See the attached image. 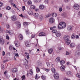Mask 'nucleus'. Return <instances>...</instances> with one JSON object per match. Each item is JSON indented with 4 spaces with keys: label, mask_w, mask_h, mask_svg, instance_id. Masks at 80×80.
<instances>
[{
    "label": "nucleus",
    "mask_w": 80,
    "mask_h": 80,
    "mask_svg": "<svg viewBox=\"0 0 80 80\" xmlns=\"http://www.w3.org/2000/svg\"><path fill=\"white\" fill-rule=\"evenodd\" d=\"M67 26L66 23L64 22H60L58 25V28L59 29H62V28H64L66 27Z\"/></svg>",
    "instance_id": "f257e3e1"
},
{
    "label": "nucleus",
    "mask_w": 80,
    "mask_h": 80,
    "mask_svg": "<svg viewBox=\"0 0 80 80\" xmlns=\"http://www.w3.org/2000/svg\"><path fill=\"white\" fill-rule=\"evenodd\" d=\"M70 38V36H66L64 37V40L66 42V43L67 45H69L71 41L70 40H69Z\"/></svg>",
    "instance_id": "f03ea898"
},
{
    "label": "nucleus",
    "mask_w": 80,
    "mask_h": 80,
    "mask_svg": "<svg viewBox=\"0 0 80 80\" xmlns=\"http://www.w3.org/2000/svg\"><path fill=\"white\" fill-rule=\"evenodd\" d=\"M54 77L55 79L57 80L59 78V74L57 72H55L54 74Z\"/></svg>",
    "instance_id": "7ed1b4c3"
},
{
    "label": "nucleus",
    "mask_w": 80,
    "mask_h": 80,
    "mask_svg": "<svg viewBox=\"0 0 80 80\" xmlns=\"http://www.w3.org/2000/svg\"><path fill=\"white\" fill-rule=\"evenodd\" d=\"M73 8L75 10H78L80 8V6L78 4H75L74 5Z\"/></svg>",
    "instance_id": "20e7f679"
},
{
    "label": "nucleus",
    "mask_w": 80,
    "mask_h": 80,
    "mask_svg": "<svg viewBox=\"0 0 80 80\" xmlns=\"http://www.w3.org/2000/svg\"><path fill=\"white\" fill-rule=\"evenodd\" d=\"M11 19L13 22H15L17 20V17L16 16H13L11 17Z\"/></svg>",
    "instance_id": "39448f33"
},
{
    "label": "nucleus",
    "mask_w": 80,
    "mask_h": 80,
    "mask_svg": "<svg viewBox=\"0 0 80 80\" xmlns=\"http://www.w3.org/2000/svg\"><path fill=\"white\" fill-rule=\"evenodd\" d=\"M12 73H17L18 72V69L16 68H14L12 69Z\"/></svg>",
    "instance_id": "423d86ee"
},
{
    "label": "nucleus",
    "mask_w": 80,
    "mask_h": 80,
    "mask_svg": "<svg viewBox=\"0 0 80 80\" xmlns=\"http://www.w3.org/2000/svg\"><path fill=\"white\" fill-rule=\"evenodd\" d=\"M76 57H80V50L78 51L75 53Z\"/></svg>",
    "instance_id": "0eeeda50"
},
{
    "label": "nucleus",
    "mask_w": 80,
    "mask_h": 80,
    "mask_svg": "<svg viewBox=\"0 0 80 80\" xmlns=\"http://www.w3.org/2000/svg\"><path fill=\"white\" fill-rule=\"evenodd\" d=\"M46 33L43 32H41L39 34V37H42L43 36L45 37V36H46Z\"/></svg>",
    "instance_id": "6e6552de"
},
{
    "label": "nucleus",
    "mask_w": 80,
    "mask_h": 80,
    "mask_svg": "<svg viewBox=\"0 0 80 80\" xmlns=\"http://www.w3.org/2000/svg\"><path fill=\"white\" fill-rule=\"evenodd\" d=\"M55 22V19L53 18H51L49 19V22L50 23H53Z\"/></svg>",
    "instance_id": "1a4fd4ad"
},
{
    "label": "nucleus",
    "mask_w": 80,
    "mask_h": 80,
    "mask_svg": "<svg viewBox=\"0 0 80 80\" xmlns=\"http://www.w3.org/2000/svg\"><path fill=\"white\" fill-rule=\"evenodd\" d=\"M25 55L26 56L27 59L30 58V54L28 53L25 52Z\"/></svg>",
    "instance_id": "9d476101"
},
{
    "label": "nucleus",
    "mask_w": 80,
    "mask_h": 80,
    "mask_svg": "<svg viewBox=\"0 0 80 80\" xmlns=\"http://www.w3.org/2000/svg\"><path fill=\"white\" fill-rule=\"evenodd\" d=\"M39 8L40 10H43L45 8V6L43 5H40L39 6Z\"/></svg>",
    "instance_id": "9b49d317"
},
{
    "label": "nucleus",
    "mask_w": 80,
    "mask_h": 80,
    "mask_svg": "<svg viewBox=\"0 0 80 80\" xmlns=\"http://www.w3.org/2000/svg\"><path fill=\"white\" fill-rule=\"evenodd\" d=\"M60 69L62 71H65V66L63 65L62 66L60 67Z\"/></svg>",
    "instance_id": "f8f14e48"
},
{
    "label": "nucleus",
    "mask_w": 80,
    "mask_h": 80,
    "mask_svg": "<svg viewBox=\"0 0 80 80\" xmlns=\"http://www.w3.org/2000/svg\"><path fill=\"white\" fill-rule=\"evenodd\" d=\"M48 52L49 54H51V53H52V52H53V49L50 48L49 49Z\"/></svg>",
    "instance_id": "ddd939ff"
},
{
    "label": "nucleus",
    "mask_w": 80,
    "mask_h": 80,
    "mask_svg": "<svg viewBox=\"0 0 80 80\" xmlns=\"http://www.w3.org/2000/svg\"><path fill=\"white\" fill-rule=\"evenodd\" d=\"M56 36L57 37H59L61 36V33L59 31H58L56 34Z\"/></svg>",
    "instance_id": "4468645a"
},
{
    "label": "nucleus",
    "mask_w": 80,
    "mask_h": 80,
    "mask_svg": "<svg viewBox=\"0 0 80 80\" xmlns=\"http://www.w3.org/2000/svg\"><path fill=\"white\" fill-rule=\"evenodd\" d=\"M66 74L69 76H70V75H72V72L71 71H68L66 72Z\"/></svg>",
    "instance_id": "2eb2a0df"
},
{
    "label": "nucleus",
    "mask_w": 80,
    "mask_h": 80,
    "mask_svg": "<svg viewBox=\"0 0 80 80\" xmlns=\"http://www.w3.org/2000/svg\"><path fill=\"white\" fill-rule=\"evenodd\" d=\"M19 39L20 40H22L23 39V36L22 34H20L19 35Z\"/></svg>",
    "instance_id": "dca6fc26"
},
{
    "label": "nucleus",
    "mask_w": 80,
    "mask_h": 80,
    "mask_svg": "<svg viewBox=\"0 0 80 80\" xmlns=\"http://www.w3.org/2000/svg\"><path fill=\"white\" fill-rule=\"evenodd\" d=\"M15 23L17 24V25H18L19 28H20V27H21V24L20 23V22H18V21H16L15 22Z\"/></svg>",
    "instance_id": "f3484780"
},
{
    "label": "nucleus",
    "mask_w": 80,
    "mask_h": 80,
    "mask_svg": "<svg viewBox=\"0 0 80 80\" xmlns=\"http://www.w3.org/2000/svg\"><path fill=\"white\" fill-rule=\"evenodd\" d=\"M67 30H68V31H72V27L70 26H68L67 27Z\"/></svg>",
    "instance_id": "a211bd4d"
},
{
    "label": "nucleus",
    "mask_w": 80,
    "mask_h": 80,
    "mask_svg": "<svg viewBox=\"0 0 80 80\" xmlns=\"http://www.w3.org/2000/svg\"><path fill=\"white\" fill-rule=\"evenodd\" d=\"M6 33H9L11 35L13 34V32H12V31L11 30H9V31H8V30H7Z\"/></svg>",
    "instance_id": "6ab92c4d"
},
{
    "label": "nucleus",
    "mask_w": 80,
    "mask_h": 80,
    "mask_svg": "<svg viewBox=\"0 0 80 80\" xmlns=\"http://www.w3.org/2000/svg\"><path fill=\"white\" fill-rule=\"evenodd\" d=\"M70 46L71 47H72V48L75 47V43H72L70 44Z\"/></svg>",
    "instance_id": "aec40b11"
},
{
    "label": "nucleus",
    "mask_w": 80,
    "mask_h": 80,
    "mask_svg": "<svg viewBox=\"0 0 80 80\" xmlns=\"http://www.w3.org/2000/svg\"><path fill=\"white\" fill-rule=\"evenodd\" d=\"M28 14L30 15H33V12L31 11H28Z\"/></svg>",
    "instance_id": "412c9836"
},
{
    "label": "nucleus",
    "mask_w": 80,
    "mask_h": 80,
    "mask_svg": "<svg viewBox=\"0 0 80 80\" xmlns=\"http://www.w3.org/2000/svg\"><path fill=\"white\" fill-rule=\"evenodd\" d=\"M52 16L53 17H56L57 16V13H52Z\"/></svg>",
    "instance_id": "4be33fe9"
},
{
    "label": "nucleus",
    "mask_w": 80,
    "mask_h": 80,
    "mask_svg": "<svg viewBox=\"0 0 80 80\" xmlns=\"http://www.w3.org/2000/svg\"><path fill=\"white\" fill-rule=\"evenodd\" d=\"M34 16L36 18H38L39 17V14L37 13H34Z\"/></svg>",
    "instance_id": "5701e85b"
},
{
    "label": "nucleus",
    "mask_w": 80,
    "mask_h": 80,
    "mask_svg": "<svg viewBox=\"0 0 80 80\" xmlns=\"http://www.w3.org/2000/svg\"><path fill=\"white\" fill-rule=\"evenodd\" d=\"M0 43H1V45H3V44H4V40L0 39Z\"/></svg>",
    "instance_id": "b1692460"
},
{
    "label": "nucleus",
    "mask_w": 80,
    "mask_h": 80,
    "mask_svg": "<svg viewBox=\"0 0 80 80\" xmlns=\"http://www.w3.org/2000/svg\"><path fill=\"white\" fill-rule=\"evenodd\" d=\"M75 34L74 33H73L72 34V36H71V38L72 39H74L75 38Z\"/></svg>",
    "instance_id": "393cba45"
},
{
    "label": "nucleus",
    "mask_w": 80,
    "mask_h": 80,
    "mask_svg": "<svg viewBox=\"0 0 80 80\" xmlns=\"http://www.w3.org/2000/svg\"><path fill=\"white\" fill-rule=\"evenodd\" d=\"M36 68V71L37 72V73H38V72H40V68H39L38 67H37Z\"/></svg>",
    "instance_id": "a878e982"
},
{
    "label": "nucleus",
    "mask_w": 80,
    "mask_h": 80,
    "mask_svg": "<svg viewBox=\"0 0 80 80\" xmlns=\"http://www.w3.org/2000/svg\"><path fill=\"white\" fill-rule=\"evenodd\" d=\"M60 63L61 65H62L65 63V61L63 60H62L60 62Z\"/></svg>",
    "instance_id": "bb28decb"
},
{
    "label": "nucleus",
    "mask_w": 80,
    "mask_h": 80,
    "mask_svg": "<svg viewBox=\"0 0 80 80\" xmlns=\"http://www.w3.org/2000/svg\"><path fill=\"white\" fill-rule=\"evenodd\" d=\"M41 77L42 79V80H46V76H45L42 75L41 76Z\"/></svg>",
    "instance_id": "cd10ccee"
},
{
    "label": "nucleus",
    "mask_w": 80,
    "mask_h": 80,
    "mask_svg": "<svg viewBox=\"0 0 80 80\" xmlns=\"http://www.w3.org/2000/svg\"><path fill=\"white\" fill-rule=\"evenodd\" d=\"M25 45L26 47H30V45L29 44V43H28V42H26L25 43Z\"/></svg>",
    "instance_id": "c85d7f7f"
},
{
    "label": "nucleus",
    "mask_w": 80,
    "mask_h": 80,
    "mask_svg": "<svg viewBox=\"0 0 80 80\" xmlns=\"http://www.w3.org/2000/svg\"><path fill=\"white\" fill-rule=\"evenodd\" d=\"M37 64L38 66H40L42 65V63L40 62L39 61H38L37 62Z\"/></svg>",
    "instance_id": "c756f323"
},
{
    "label": "nucleus",
    "mask_w": 80,
    "mask_h": 80,
    "mask_svg": "<svg viewBox=\"0 0 80 80\" xmlns=\"http://www.w3.org/2000/svg\"><path fill=\"white\" fill-rule=\"evenodd\" d=\"M13 47L12 45H10L9 47V49L10 50H13Z\"/></svg>",
    "instance_id": "7c9ffc66"
},
{
    "label": "nucleus",
    "mask_w": 80,
    "mask_h": 80,
    "mask_svg": "<svg viewBox=\"0 0 80 80\" xmlns=\"http://www.w3.org/2000/svg\"><path fill=\"white\" fill-rule=\"evenodd\" d=\"M56 62H60V57H58L56 59Z\"/></svg>",
    "instance_id": "2f4dec72"
},
{
    "label": "nucleus",
    "mask_w": 80,
    "mask_h": 80,
    "mask_svg": "<svg viewBox=\"0 0 80 80\" xmlns=\"http://www.w3.org/2000/svg\"><path fill=\"white\" fill-rule=\"evenodd\" d=\"M51 71H52V73H55V69L54 68H51Z\"/></svg>",
    "instance_id": "473e14b6"
},
{
    "label": "nucleus",
    "mask_w": 80,
    "mask_h": 80,
    "mask_svg": "<svg viewBox=\"0 0 80 80\" xmlns=\"http://www.w3.org/2000/svg\"><path fill=\"white\" fill-rule=\"evenodd\" d=\"M51 16V14H48V15H46L45 16V17L46 18H48V17H50Z\"/></svg>",
    "instance_id": "72a5a7b5"
},
{
    "label": "nucleus",
    "mask_w": 80,
    "mask_h": 80,
    "mask_svg": "<svg viewBox=\"0 0 80 80\" xmlns=\"http://www.w3.org/2000/svg\"><path fill=\"white\" fill-rule=\"evenodd\" d=\"M57 30L55 29H53L52 31V33H57Z\"/></svg>",
    "instance_id": "f704fd0d"
},
{
    "label": "nucleus",
    "mask_w": 80,
    "mask_h": 80,
    "mask_svg": "<svg viewBox=\"0 0 80 80\" xmlns=\"http://www.w3.org/2000/svg\"><path fill=\"white\" fill-rule=\"evenodd\" d=\"M28 23L27 22H25L23 23V25L24 26H27V25H28Z\"/></svg>",
    "instance_id": "c9c22d12"
},
{
    "label": "nucleus",
    "mask_w": 80,
    "mask_h": 80,
    "mask_svg": "<svg viewBox=\"0 0 80 80\" xmlns=\"http://www.w3.org/2000/svg\"><path fill=\"white\" fill-rule=\"evenodd\" d=\"M6 10H10L11 9V7L9 6H7L6 8Z\"/></svg>",
    "instance_id": "e433bc0d"
},
{
    "label": "nucleus",
    "mask_w": 80,
    "mask_h": 80,
    "mask_svg": "<svg viewBox=\"0 0 80 80\" xmlns=\"http://www.w3.org/2000/svg\"><path fill=\"white\" fill-rule=\"evenodd\" d=\"M32 1H28V5H32Z\"/></svg>",
    "instance_id": "4c0bfd02"
},
{
    "label": "nucleus",
    "mask_w": 80,
    "mask_h": 80,
    "mask_svg": "<svg viewBox=\"0 0 80 80\" xmlns=\"http://www.w3.org/2000/svg\"><path fill=\"white\" fill-rule=\"evenodd\" d=\"M76 76L78 78H80V73H78L76 75Z\"/></svg>",
    "instance_id": "58836bf2"
},
{
    "label": "nucleus",
    "mask_w": 80,
    "mask_h": 80,
    "mask_svg": "<svg viewBox=\"0 0 80 80\" xmlns=\"http://www.w3.org/2000/svg\"><path fill=\"white\" fill-rule=\"evenodd\" d=\"M35 6L34 5H32L31 6V9H35Z\"/></svg>",
    "instance_id": "ea45409f"
},
{
    "label": "nucleus",
    "mask_w": 80,
    "mask_h": 80,
    "mask_svg": "<svg viewBox=\"0 0 80 80\" xmlns=\"http://www.w3.org/2000/svg\"><path fill=\"white\" fill-rule=\"evenodd\" d=\"M41 2V0H34V2L36 3L40 2Z\"/></svg>",
    "instance_id": "a19ab883"
},
{
    "label": "nucleus",
    "mask_w": 80,
    "mask_h": 80,
    "mask_svg": "<svg viewBox=\"0 0 80 80\" xmlns=\"http://www.w3.org/2000/svg\"><path fill=\"white\" fill-rule=\"evenodd\" d=\"M15 46H16L17 47H18L20 46V44H19V43H15Z\"/></svg>",
    "instance_id": "79ce46f5"
},
{
    "label": "nucleus",
    "mask_w": 80,
    "mask_h": 80,
    "mask_svg": "<svg viewBox=\"0 0 80 80\" xmlns=\"http://www.w3.org/2000/svg\"><path fill=\"white\" fill-rule=\"evenodd\" d=\"M63 49H64V48H62L61 47H60L58 48V50H63Z\"/></svg>",
    "instance_id": "37998d69"
},
{
    "label": "nucleus",
    "mask_w": 80,
    "mask_h": 80,
    "mask_svg": "<svg viewBox=\"0 0 80 80\" xmlns=\"http://www.w3.org/2000/svg\"><path fill=\"white\" fill-rule=\"evenodd\" d=\"M76 48H80V44H78L77 45Z\"/></svg>",
    "instance_id": "c03bdc74"
},
{
    "label": "nucleus",
    "mask_w": 80,
    "mask_h": 80,
    "mask_svg": "<svg viewBox=\"0 0 80 80\" xmlns=\"http://www.w3.org/2000/svg\"><path fill=\"white\" fill-rule=\"evenodd\" d=\"M24 10H25V6H23L22 7V11H24Z\"/></svg>",
    "instance_id": "a18cd8bd"
},
{
    "label": "nucleus",
    "mask_w": 80,
    "mask_h": 80,
    "mask_svg": "<svg viewBox=\"0 0 80 80\" xmlns=\"http://www.w3.org/2000/svg\"><path fill=\"white\" fill-rule=\"evenodd\" d=\"M15 57H19V55H18V54L17 53H16L15 54Z\"/></svg>",
    "instance_id": "49530a36"
},
{
    "label": "nucleus",
    "mask_w": 80,
    "mask_h": 80,
    "mask_svg": "<svg viewBox=\"0 0 80 80\" xmlns=\"http://www.w3.org/2000/svg\"><path fill=\"white\" fill-rule=\"evenodd\" d=\"M12 5H13L14 7H15V8H17V6H16V5H15V4L14 3H12Z\"/></svg>",
    "instance_id": "de8ad7c7"
},
{
    "label": "nucleus",
    "mask_w": 80,
    "mask_h": 80,
    "mask_svg": "<svg viewBox=\"0 0 80 80\" xmlns=\"http://www.w3.org/2000/svg\"><path fill=\"white\" fill-rule=\"evenodd\" d=\"M4 74L6 76L7 75V71H6L4 73Z\"/></svg>",
    "instance_id": "09e8293b"
},
{
    "label": "nucleus",
    "mask_w": 80,
    "mask_h": 80,
    "mask_svg": "<svg viewBox=\"0 0 80 80\" xmlns=\"http://www.w3.org/2000/svg\"><path fill=\"white\" fill-rule=\"evenodd\" d=\"M9 27H10V26H9V25H8V24H6V28H9Z\"/></svg>",
    "instance_id": "8fccbe9b"
},
{
    "label": "nucleus",
    "mask_w": 80,
    "mask_h": 80,
    "mask_svg": "<svg viewBox=\"0 0 80 80\" xmlns=\"http://www.w3.org/2000/svg\"><path fill=\"white\" fill-rule=\"evenodd\" d=\"M8 62V60H5L3 61L2 63H5V62Z\"/></svg>",
    "instance_id": "3c124183"
},
{
    "label": "nucleus",
    "mask_w": 80,
    "mask_h": 80,
    "mask_svg": "<svg viewBox=\"0 0 80 80\" xmlns=\"http://www.w3.org/2000/svg\"><path fill=\"white\" fill-rule=\"evenodd\" d=\"M6 38L7 40H9V39H10V38H9V36H8L7 35L6 36Z\"/></svg>",
    "instance_id": "603ef678"
},
{
    "label": "nucleus",
    "mask_w": 80,
    "mask_h": 80,
    "mask_svg": "<svg viewBox=\"0 0 80 80\" xmlns=\"http://www.w3.org/2000/svg\"><path fill=\"white\" fill-rule=\"evenodd\" d=\"M26 35H28V34L29 33V30H28V31H26Z\"/></svg>",
    "instance_id": "864d4df0"
},
{
    "label": "nucleus",
    "mask_w": 80,
    "mask_h": 80,
    "mask_svg": "<svg viewBox=\"0 0 80 80\" xmlns=\"http://www.w3.org/2000/svg\"><path fill=\"white\" fill-rule=\"evenodd\" d=\"M3 5V3H2V2H0V7H2Z\"/></svg>",
    "instance_id": "5fc2aeb1"
},
{
    "label": "nucleus",
    "mask_w": 80,
    "mask_h": 80,
    "mask_svg": "<svg viewBox=\"0 0 80 80\" xmlns=\"http://www.w3.org/2000/svg\"><path fill=\"white\" fill-rule=\"evenodd\" d=\"M21 78L22 79H25V76L23 75L21 77Z\"/></svg>",
    "instance_id": "6e6d98bb"
},
{
    "label": "nucleus",
    "mask_w": 80,
    "mask_h": 80,
    "mask_svg": "<svg viewBox=\"0 0 80 80\" xmlns=\"http://www.w3.org/2000/svg\"><path fill=\"white\" fill-rule=\"evenodd\" d=\"M35 37V34H32L31 35V37L32 38H34Z\"/></svg>",
    "instance_id": "4d7b16f0"
},
{
    "label": "nucleus",
    "mask_w": 80,
    "mask_h": 80,
    "mask_svg": "<svg viewBox=\"0 0 80 80\" xmlns=\"http://www.w3.org/2000/svg\"><path fill=\"white\" fill-rule=\"evenodd\" d=\"M46 64L48 67H49V66H50V63H48V62H47Z\"/></svg>",
    "instance_id": "13d9d810"
},
{
    "label": "nucleus",
    "mask_w": 80,
    "mask_h": 80,
    "mask_svg": "<svg viewBox=\"0 0 80 80\" xmlns=\"http://www.w3.org/2000/svg\"><path fill=\"white\" fill-rule=\"evenodd\" d=\"M44 2L46 3H48V0H45V1H44Z\"/></svg>",
    "instance_id": "bf43d9fd"
},
{
    "label": "nucleus",
    "mask_w": 80,
    "mask_h": 80,
    "mask_svg": "<svg viewBox=\"0 0 80 80\" xmlns=\"http://www.w3.org/2000/svg\"><path fill=\"white\" fill-rule=\"evenodd\" d=\"M45 71H46L47 72H48L50 71V69H45Z\"/></svg>",
    "instance_id": "052dcab7"
},
{
    "label": "nucleus",
    "mask_w": 80,
    "mask_h": 80,
    "mask_svg": "<svg viewBox=\"0 0 80 80\" xmlns=\"http://www.w3.org/2000/svg\"><path fill=\"white\" fill-rule=\"evenodd\" d=\"M5 52L4 51H2V55L3 56H4V55H5Z\"/></svg>",
    "instance_id": "680f3d73"
},
{
    "label": "nucleus",
    "mask_w": 80,
    "mask_h": 80,
    "mask_svg": "<svg viewBox=\"0 0 80 80\" xmlns=\"http://www.w3.org/2000/svg\"><path fill=\"white\" fill-rule=\"evenodd\" d=\"M69 53H70L69 52H68V51H67L66 52V55H69Z\"/></svg>",
    "instance_id": "e2e57ef3"
},
{
    "label": "nucleus",
    "mask_w": 80,
    "mask_h": 80,
    "mask_svg": "<svg viewBox=\"0 0 80 80\" xmlns=\"http://www.w3.org/2000/svg\"><path fill=\"white\" fill-rule=\"evenodd\" d=\"M59 12H62V8H60L59 9Z\"/></svg>",
    "instance_id": "0e129e2a"
},
{
    "label": "nucleus",
    "mask_w": 80,
    "mask_h": 80,
    "mask_svg": "<svg viewBox=\"0 0 80 80\" xmlns=\"http://www.w3.org/2000/svg\"><path fill=\"white\" fill-rule=\"evenodd\" d=\"M19 17H22V18L23 17V15H22V14H21L20 15H19Z\"/></svg>",
    "instance_id": "69168bd1"
},
{
    "label": "nucleus",
    "mask_w": 80,
    "mask_h": 80,
    "mask_svg": "<svg viewBox=\"0 0 80 80\" xmlns=\"http://www.w3.org/2000/svg\"><path fill=\"white\" fill-rule=\"evenodd\" d=\"M64 2H68L69 1V0H64Z\"/></svg>",
    "instance_id": "338daca9"
},
{
    "label": "nucleus",
    "mask_w": 80,
    "mask_h": 80,
    "mask_svg": "<svg viewBox=\"0 0 80 80\" xmlns=\"http://www.w3.org/2000/svg\"><path fill=\"white\" fill-rule=\"evenodd\" d=\"M64 80H69V79L67 78H64Z\"/></svg>",
    "instance_id": "774afa93"
}]
</instances>
